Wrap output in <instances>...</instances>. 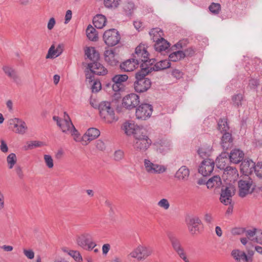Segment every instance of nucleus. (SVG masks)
I'll return each mask as SVG.
<instances>
[{"label":"nucleus","instance_id":"nucleus-2","mask_svg":"<svg viewBox=\"0 0 262 262\" xmlns=\"http://www.w3.org/2000/svg\"><path fill=\"white\" fill-rule=\"evenodd\" d=\"M149 70L143 68L136 74V81L134 82V89L136 92L143 93L151 86V81L145 76L149 73Z\"/></svg>","mask_w":262,"mask_h":262},{"label":"nucleus","instance_id":"nucleus-42","mask_svg":"<svg viewBox=\"0 0 262 262\" xmlns=\"http://www.w3.org/2000/svg\"><path fill=\"white\" fill-rule=\"evenodd\" d=\"M8 168L12 169L17 162V157L14 153H11L7 157Z\"/></svg>","mask_w":262,"mask_h":262},{"label":"nucleus","instance_id":"nucleus-29","mask_svg":"<svg viewBox=\"0 0 262 262\" xmlns=\"http://www.w3.org/2000/svg\"><path fill=\"white\" fill-rule=\"evenodd\" d=\"M93 22L96 28L102 29L105 26L106 18L103 15L97 14L93 18Z\"/></svg>","mask_w":262,"mask_h":262},{"label":"nucleus","instance_id":"nucleus-23","mask_svg":"<svg viewBox=\"0 0 262 262\" xmlns=\"http://www.w3.org/2000/svg\"><path fill=\"white\" fill-rule=\"evenodd\" d=\"M138 67V64L133 58L127 59L121 62L119 67L121 71L123 72H132L135 70Z\"/></svg>","mask_w":262,"mask_h":262},{"label":"nucleus","instance_id":"nucleus-54","mask_svg":"<svg viewBox=\"0 0 262 262\" xmlns=\"http://www.w3.org/2000/svg\"><path fill=\"white\" fill-rule=\"evenodd\" d=\"M69 254L77 261H80L82 260V256H81L80 253L77 251H70Z\"/></svg>","mask_w":262,"mask_h":262},{"label":"nucleus","instance_id":"nucleus-14","mask_svg":"<svg viewBox=\"0 0 262 262\" xmlns=\"http://www.w3.org/2000/svg\"><path fill=\"white\" fill-rule=\"evenodd\" d=\"M139 96L134 93L127 95L124 97L122 100L123 106L128 110L135 108L139 104Z\"/></svg>","mask_w":262,"mask_h":262},{"label":"nucleus","instance_id":"nucleus-59","mask_svg":"<svg viewBox=\"0 0 262 262\" xmlns=\"http://www.w3.org/2000/svg\"><path fill=\"white\" fill-rule=\"evenodd\" d=\"M253 247V246L251 242H249V243L246 246V249L248 256L252 257L254 254V252L252 249Z\"/></svg>","mask_w":262,"mask_h":262},{"label":"nucleus","instance_id":"nucleus-37","mask_svg":"<svg viewBox=\"0 0 262 262\" xmlns=\"http://www.w3.org/2000/svg\"><path fill=\"white\" fill-rule=\"evenodd\" d=\"M227 155H228L227 153H222V154L217 158L216 162L219 168L225 169L226 168V162L228 161V159L226 157Z\"/></svg>","mask_w":262,"mask_h":262},{"label":"nucleus","instance_id":"nucleus-52","mask_svg":"<svg viewBox=\"0 0 262 262\" xmlns=\"http://www.w3.org/2000/svg\"><path fill=\"white\" fill-rule=\"evenodd\" d=\"M158 206L164 210H167L170 207V204L166 199H162L158 202Z\"/></svg>","mask_w":262,"mask_h":262},{"label":"nucleus","instance_id":"nucleus-31","mask_svg":"<svg viewBox=\"0 0 262 262\" xmlns=\"http://www.w3.org/2000/svg\"><path fill=\"white\" fill-rule=\"evenodd\" d=\"M155 146L157 152L162 154H165L170 149V144L166 141L156 142Z\"/></svg>","mask_w":262,"mask_h":262},{"label":"nucleus","instance_id":"nucleus-25","mask_svg":"<svg viewBox=\"0 0 262 262\" xmlns=\"http://www.w3.org/2000/svg\"><path fill=\"white\" fill-rule=\"evenodd\" d=\"M244 156L243 151L238 149H234L230 152L229 157L232 163L237 164L243 161Z\"/></svg>","mask_w":262,"mask_h":262},{"label":"nucleus","instance_id":"nucleus-64","mask_svg":"<svg viewBox=\"0 0 262 262\" xmlns=\"http://www.w3.org/2000/svg\"><path fill=\"white\" fill-rule=\"evenodd\" d=\"M183 51V54L185 55V57L186 56H191L195 52L194 49L191 47L188 48Z\"/></svg>","mask_w":262,"mask_h":262},{"label":"nucleus","instance_id":"nucleus-6","mask_svg":"<svg viewBox=\"0 0 262 262\" xmlns=\"http://www.w3.org/2000/svg\"><path fill=\"white\" fill-rule=\"evenodd\" d=\"M238 194L242 198L252 193L254 189L253 181L248 177H244L238 181Z\"/></svg>","mask_w":262,"mask_h":262},{"label":"nucleus","instance_id":"nucleus-1","mask_svg":"<svg viewBox=\"0 0 262 262\" xmlns=\"http://www.w3.org/2000/svg\"><path fill=\"white\" fill-rule=\"evenodd\" d=\"M148 56L149 54L144 45L140 44L136 47L132 58L138 65L140 64L141 70H142L143 68L147 69L149 64L154 62V59H149Z\"/></svg>","mask_w":262,"mask_h":262},{"label":"nucleus","instance_id":"nucleus-17","mask_svg":"<svg viewBox=\"0 0 262 262\" xmlns=\"http://www.w3.org/2000/svg\"><path fill=\"white\" fill-rule=\"evenodd\" d=\"M100 135L99 129L96 128H90L81 137V144L88 145L91 141L97 138Z\"/></svg>","mask_w":262,"mask_h":262},{"label":"nucleus","instance_id":"nucleus-18","mask_svg":"<svg viewBox=\"0 0 262 262\" xmlns=\"http://www.w3.org/2000/svg\"><path fill=\"white\" fill-rule=\"evenodd\" d=\"M9 125H13L15 128V133L19 134H24L27 129V126L26 123L22 120L17 118L10 119L8 121Z\"/></svg>","mask_w":262,"mask_h":262},{"label":"nucleus","instance_id":"nucleus-53","mask_svg":"<svg viewBox=\"0 0 262 262\" xmlns=\"http://www.w3.org/2000/svg\"><path fill=\"white\" fill-rule=\"evenodd\" d=\"M243 95L241 94H238L233 96L232 97V101L234 103V104L237 107H238L239 106L241 105V102L242 100H243Z\"/></svg>","mask_w":262,"mask_h":262},{"label":"nucleus","instance_id":"nucleus-58","mask_svg":"<svg viewBox=\"0 0 262 262\" xmlns=\"http://www.w3.org/2000/svg\"><path fill=\"white\" fill-rule=\"evenodd\" d=\"M95 144L97 149L99 150L103 151L106 148L104 142L101 140H98L96 141Z\"/></svg>","mask_w":262,"mask_h":262},{"label":"nucleus","instance_id":"nucleus-39","mask_svg":"<svg viewBox=\"0 0 262 262\" xmlns=\"http://www.w3.org/2000/svg\"><path fill=\"white\" fill-rule=\"evenodd\" d=\"M121 0H103L105 7L108 9H116L120 5Z\"/></svg>","mask_w":262,"mask_h":262},{"label":"nucleus","instance_id":"nucleus-7","mask_svg":"<svg viewBox=\"0 0 262 262\" xmlns=\"http://www.w3.org/2000/svg\"><path fill=\"white\" fill-rule=\"evenodd\" d=\"M76 242L78 246L89 251L96 246V244L93 241L92 235L89 233H83L77 236Z\"/></svg>","mask_w":262,"mask_h":262},{"label":"nucleus","instance_id":"nucleus-61","mask_svg":"<svg viewBox=\"0 0 262 262\" xmlns=\"http://www.w3.org/2000/svg\"><path fill=\"white\" fill-rule=\"evenodd\" d=\"M24 255L29 259H32L34 257V252L31 249H24Z\"/></svg>","mask_w":262,"mask_h":262},{"label":"nucleus","instance_id":"nucleus-51","mask_svg":"<svg viewBox=\"0 0 262 262\" xmlns=\"http://www.w3.org/2000/svg\"><path fill=\"white\" fill-rule=\"evenodd\" d=\"M124 130L125 133L128 135L134 134L135 130L134 124L130 123H126L124 125Z\"/></svg>","mask_w":262,"mask_h":262},{"label":"nucleus","instance_id":"nucleus-34","mask_svg":"<svg viewBox=\"0 0 262 262\" xmlns=\"http://www.w3.org/2000/svg\"><path fill=\"white\" fill-rule=\"evenodd\" d=\"M62 52L61 46L59 45L56 49H55L54 45L51 46L48 50L46 55V58H53L59 56Z\"/></svg>","mask_w":262,"mask_h":262},{"label":"nucleus","instance_id":"nucleus-24","mask_svg":"<svg viewBox=\"0 0 262 262\" xmlns=\"http://www.w3.org/2000/svg\"><path fill=\"white\" fill-rule=\"evenodd\" d=\"M170 67V63L167 60H161L157 62L155 64H149L147 70H149L150 73L152 71H160L167 69Z\"/></svg>","mask_w":262,"mask_h":262},{"label":"nucleus","instance_id":"nucleus-5","mask_svg":"<svg viewBox=\"0 0 262 262\" xmlns=\"http://www.w3.org/2000/svg\"><path fill=\"white\" fill-rule=\"evenodd\" d=\"M151 140L145 135L136 134L133 142L134 149L139 152H145L150 146Z\"/></svg>","mask_w":262,"mask_h":262},{"label":"nucleus","instance_id":"nucleus-35","mask_svg":"<svg viewBox=\"0 0 262 262\" xmlns=\"http://www.w3.org/2000/svg\"><path fill=\"white\" fill-rule=\"evenodd\" d=\"M222 184L221 178L219 176H214L209 179L206 182V185L208 188L213 187H219Z\"/></svg>","mask_w":262,"mask_h":262},{"label":"nucleus","instance_id":"nucleus-27","mask_svg":"<svg viewBox=\"0 0 262 262\" xmlns=\"http://www.w3.org/2000/svg\"><path fill=\"white\" fill-rule=\"evenodd\" d=\"M233 145V140L231 134L225 132L221 139V146L224 150H228Z\"/></svg>","mask_w":262,"mask_h":262},{"label":"nucleus","instance_id":"nucleus-15","mask_svg":"<svg viewBox=\"0 0 262 262\" xmlns=\"http://www.w3.org/2000/svg\"><path fill=\"white\" fill-rule=\"evenodd\" d=\"M186 222L189 232L191 235H196L199 233V225L201 224V221L199 217H189L186 219Z\"/></svg>","mask_w":262,"mask_h":262},{"label":"nucleus","instance_id":"nucleus-60","mask_svg":"<svg viewBox=\"0 0 262 262\" xmlns=\"http://www.w3.org/2000/svg\"><path fill=\"white\" fill-rule=\"evenodd\" d=\"M198 154L202 158L207 157L209 156V150L204 148H200L198 150Z\"/></svg>","mask_w":262,"mask_h":262},{"label":"nucleus","instance_id":"nucleus-45","mask_svg":"<svg viewBox=\"0 0 262 262\" xmlns=\"http://www.w3.org/2000/svg\"><path fill=\"white\" fill-rule=\"evenodd\" d=\"M27 146L26 150L32 149L35 147H41L45 145V144L41 141H32L27 143Z\"/></svg>","mask_w":262,"mask_h":262},{"label":"nucleus","instance_id":"nucleus-21","mask_svg":"<svg viewBox=\"0 0 262 262\" xmlns=\"http://www.w3.org/2000/svg\"><path fill=\"white\" fill-rule=\"evenodd\" d=\"M104 60L110 66H115L119 63L118 55L112 49H107L104 53Z\"/></svg>","mask_w":262,"mask_h":262},{"label":"nucleus","instance_id":"nucleus-57","mask_svg":"<svg viewBox=\"0 0 262 262\" xmlns=\"http://www.w3.org/2000/svg\"><path fill=\"white\" fill-rule=\"evenodd\" d=\"M101 88V84L99 81H95L92 86V90L93 92H98Z\"/></svg>","mask_w":262,"mask_h":262},{"label":"nucleus","instance_id":"nucleus-28","mask_svg":"<svg viewBox=\"0 0 262 262\" xmlns=\"http://www.w3.org/2000/svg\"><path fill=\"white\" fill-rule=\"evenodd\" d=\"M167 236L171 244L172 248L175 251L183 248V247L181 244L180 240L176 235L172 233H169L167 234Z\"/></svg>","mask_w":262,"mask_h":262},{"label":"nucleus","instance_id":"nucleus-43","mask_svg":"<svg viewBox=\"0 0 262 262\" xmlns=\"http://www.w3.org/2000/svg\"><path fill=\"white\" fill-rule=\"evenodd\" d=\"M149 34L150 36H152V39L155 41V40L163 37V32L160 28H154L151 30Z\"/></svg>","mask_w":262,"mask_h":262},{"label":"nucleus","instance_id":"nucleus-11","mask_svg":"<svg viewBox=\"0 0 262 262\" xmlns=\"http://www.w3.org/2000/svg\"><path fill=\"white\" fill-rule=\"evenodd\" d=\"M235 186L231 184L223 186L221 190L220 201L225 205L230 204L231 198L235 194Z\"/></svg>","mask_w":262,"mask_h":262},{"label":"nucleus","instance_id":"nucleus-9","mask_svg":"<svg viewBox=\"0 0 262 262\" xmlns=\"http://www.w3.org/2000/svg\"><path fill=\"white\" fill-rule=\"evenodd\" d=\"M53 119L56 122L57 125L60 127L63 133L69 134L75 126L73 124L69 116L64 112L63 119H60L57 116H53Z\"/></svg>","mask_w":262,"mask_h":262},{"label":"nucleus","instance_id":"nucleus-56","mask_svg":"<svg viewBox=\"0 0 262 262\" xmlns=\"http://www.w3.org/2000/svg\"><path fill=\"white\" fill-rule=\"evenodd\" d=\"M181 258H182L185 262H189L187 257L186 254L184 251V248H182L176 251Z\"/></svg>","mask_w":262,"mask_h":262},{"label":"nucleus","instance_id":"nucleus-33","mask_svg":"<svg viewBox=\"0 0 262 262\" xmlns=\"http://www.w3.org/2000/svg\"><path fill=\"white\" fill-rule=\"evenodd\" d=\"M3 70L8 77L13 79L14 82H17L18 81L19 78L14 69L8 66H4Z\"/></svg>","mask_w":262,"mask_h":262},{"label":"nucleus","instance_id":"nucleus-10","mask_svg":"<svg viewBox=\"0 0 262 262\" xmlns=\"http://www.w3.org/2000/svg\"><path fill=\"white\" fill-rule=\"evenodd\" d=\"M120 38V35L118 31L115 29L106 30L103 35V39L105 44L111 47L118 44Z\"/></svg>","mask_w":262,"mask_h":262},{"label":"nucleus","instance_id":"nucleus-3","mask_svg":"<svg viewBox=\"0 0 262 262\" xmlns=\"http://www.w3.org/2000/svg\"><path fill=\"white\" fill-rule=\"evenodd\" d=\"M98 108L101 119L106 123H111L118 120V117L115 116L114 109L111 107L109 102H101L98 105Z\"/></svg>","mask_w":262,"mask_h":262},{"label":"nucleus","instance_id":"nucleus-36","mask_svg":"<svg viewBox=\"0 0 262 262\" xmlns=\"http://www.w3.org/2000/svg\"><path fill=\"white\" fill-rule=\"evenodd\" d=\"M86 33L88 38L91 41H96L98 39V33L96 29L92 26L89 25L86 30Z\"/></svg>","mask_w":262,"mask_h":262},{"label":"nucleus","instance_id":"nucleus-47","mask_svg":"<svg viewBox=\"0 0 262 262\" xmlns=\"http://www.w3.org/2000/svg\"><path fill=\"white\" fill-rule=\"evenodd\" d=\"M255 175L259 178L262 179V162H258L253 167Z\"/></svg>","mask_w":262,"mask_h":262},{"label":"nucleus","instance_id":"nucleus-49","mask_svg":"<svg viewBox=\"0 0 262 262\" xmlns=\"http://www.w3.org/2000/svg\"><path fill=\"white\" fill-rule=\"evenodd\" d=\"M209 9L214 14H219L221 10V5L219 3H213L209 7Z\"/></svg>","mask_w":262,"mask_h":262},{"label":"nucleus","instance_id":"nucleus-20","mask_svg":"<svg viewBox=\"0 0 262 262\" xmlns=\"http://www.w3.org/2000/svg\"><path fill=\"white\" fill-rule=\"evenodd\" d=\"M88 69L92 73L98 75H104L107 74V69L97 61H93L88 65Z\"/></svg>","mask_w":262,"mask_h":262},{"label":"nucleus","instance_id":"nucleus-44","mask_svg":"<svg viewBox=\"0 0 262 262\" xmlns=\"http://www.w3.org/2000/svg\"><path fill=\"white\" fill-rule=\"evenodd\" d=\"M258 229L252 228L251 229L246 230L245 235L246 237L251 242H255V238L256 236Z\"/></svg>","mask_w":262,"mask_h":262},{"label":"nucleus","instance_id":"nucleus-4","mask_svg":"<svg viewBox=\"0 0 262 262\" xmlns=\"http://www.w3.org/2000/svg\"><path fill=\"white\" fill-rule=\"evenodd\" d=\"M153 248L149 246L140 245L134 249L129 254L132 258L140 261L145 260L153 253Z\"/></svg>","mask_w":262,"mask_h":262},{"label":"nucleus","instance_id":"nucleus-63","mask_svg":"<svg viewBox=\"0 0 262 262\" xmlns=\"http://www.w3.org/2000/svg\"><path fill=\"white\" fill-rule=\"evenodd\" d=\"M246 230L244 228H235L232 229V233L234 235H241L245 233Z\"/></svg>","mask_w":262,"mask_h":262},{"label":"nucleus","instance_id":"nucleus-48","mask_svg":"<svg viewBox=\"0 0 262 262\" xmlns=\"http://www.w3.org/2000/svg\"><path fill=\"white\" fill-rule=\"evenodd\" d=\"M124 158V153L123 150L118 149L116 150L113 155V159L115 161L119 162Z\"/></svg>","mask_w":262,"mask_h":262},{"label":"nucleus","instance_id":"nucleus-19","mask_svg":"<svg viewBox=\"0 0 262 262\" xmlns=\"http://www.w3.org/2000/svg\"><path fill=\"white\" fill-rule=\"evenodd\" d=\"M231 255L236 262H252V257L244 251L239 249H234L231 252Z\"/></svg>","mask_w":262,"mask_h":262},{"label":"nucleus","instance_id":"nucleus-26","mask_svg":"<svg viewBox=\"0 0 262 262\" xmlns=\"http://www.w3.org/2000/svg\"><path fill=\"white\" fill-rule=\"evenodd\" d=\"M155 48L157 51L161 52L165 51L170 47L169 43L163 37L155 40Z\"/></svg>","mask_w":262,"mask_h":262},{"label":"nucleus","instance_id":"nucleus-55","mask_svg":"<svg viewBox=\"0 0 262 262\" xmlns=\"http://www.w3.org/2000/svg\"><path fill=\"white\" fill-rule=\"evenodd\" d=\"M69 134H70L73 137V139L76 142H81V138L80 137V134L75 127L72 129Z\"/></svg>","mask_w":262,"mask_h":262},{"label":"nucleus","instance_id":"nucleus-30","mask_svg":"<svg viewBox=\"0 0 262 262\" xmlns=\"http://www.w3.org/2000/svg\"><path fill=\"white\" fill-rule=\"evenodd\" d=\"M224 169V174L227 175V179H229L230 181H234L237 178L238 173L235 167L227 166Z\"/></svg>","mask_w":262,"mask_h":262},{"label":"nucleus","instance_id":"nucleus-22","mask_svg":"<svg viewBox=\"0 0 262 262\" xmlns=\"http://www.w3.org/2000/svg\"><path fill=\"white\" fill-rule=\"evenodd\" d=\"M189 176V169L186 166H182L176 171L174 177L179 181L186 182L188 180Z\"/></svg>","mask_w":262,"mask_h":262},{"label":"nucleus","instance_id":"nucleus-50","mask_svg":"<svg viewBox=\"0 0 262 262\" xmlns=\"http://www.w3.org/2000/svg\"><path fill=\"white\" fill-rule=\"evenodd\" d=\"M43 159L46 165L50 169L52 168L54 166V163L52 157L49 155H45Z\"/></svg>","mask_w":262,"mask_h":262},{"label":"nucleus","instance_id":"nucleus-32","mask_svg":"<svg viewBox=\"0 0 262 262\" xmlns=\"http://www.w3.org/2000/svg\"><path fill=\"white\" fill-rule=\"evenodd\" d=\"M85 55L92 61H97L99 54L93 47H87L85 50Z\"/></svg>","mask_w":262,"mask_h":262},{"label":"nucleus","instance_id":"nucleus-8","mask_svg":"<svg viewBox=\"0 0 262 262\" xmlns=\"http://www.w3.org/2000/svg\"><path fill=\"white\" fill-rule=\"evenodd\" d=\"M143 163L144 169L148 174H161L166 171V167L164 165L154 163L148 159H145Z\"/></svg>","mask_w":262,"mask_h":262},{"label":"nucleus","instance_id":"nucleus-16","mask_svg":"<svg viewBox=\"0 0 262 262\" xmlns=\"http://www.w3.org/2000/svg\"><path fill=\"white\" fill-rule=\"evenodd\" d=\"M214 167V161L210 159H206L202 162L199 168V172L203 176L206 177L212 173Z\"/></svg>","mask_w":262,"mask_h":262},{"label":"nucleus","instance_id":"nucleus-62","mask_svg":"<svg viewBox=\"0 0 262 262\" xmlns=\"http://www.w3.org/2000/svg\"><path fill=\"white\" fill-rule=\"evenodd\" d=\"M255 243L262 245V230L260 229H258L256 236L255 238Z\"/></svg>","mask_w":262,"mask_h":262},{"label":"nucleus","instance_id":"nucleus-12","mask_svg":"<svg viewBox=\"0 0 262 262\" xmlns=\"http://www.w3.org/2000/svg\"><path fill=\"white\" fill-rule=\"evenodd\" d=\"M128 78L126 74L116 75L112 78V82L106 84V86L111 87L114 92H118L123 89V83L128 79Z\"/></svg>","mask_w":262,"mask_h":262},{"label":"nucleus","instance_id":"nucleus-13","mask_svg":"<svg viewBox=\"0 0 262 262\" xmlns=\"http://www.w3.org/2000/svg\"><path fill=\"white\" fill-rule=\"evenodd\" d=\"M152 110L151 105L147 103L141 104L136 109V118L138 119L145 120L151 116Z\"/></svg>","mask_w":262,"mask_h":262},{"label":"nucleus","instance_id":"nucleus-41","mask_svg":"<svg viewBox=\"0 0 262 262\" xmlns=\"http://www.w3.org/2000/svg\"><path fill=\"white\" fill-rule=\"evenodd\" d=\"M135 9V5L132 2L128 1L124 4L123 10L127 15H131Z\"/></svg>","mask_w":262,"mask_h":262},{"label":"nucleus","instance_id":"nucleus-38","mask_svg":"<svg viewBox=\"0 0 262 262\" xmlns=\"http://www.w3.org/2000/svg\"><path fill=\"white\" fill-rule=\"evenodd\" d=\"M185 58V55L183 51H178L171 53L169 55V60L176 62Z\"/></svg>","mask_w":262,"mask_h":262},{"label":"nucleus","instance_id":"nucleus-40","mask_svg":"<svg viewBox=\"0 0 262 262\" xmlns=\"http://www.w3.org/2000/svg\"><path fill=\"white\" fill-rule=\"evenodd\" d=\"M255 163L251 160L244 161L242 163V169L247 172H252Z\"/></svg>","mask_w":262,"mask_h":262},{"label":"nucleus","instance_id":"nucleus-46","mask_svg":"<svg viewBox=\"0 0 262 262\" xmlns=\"http://www.w3.org/2000/svg\"><path fill=\"white\" fill-rule=\"evenodd\" d=\"M218 128L221 132H226L228 129L229 126L226 119H221L218 122Z\"/></svg>","mask_w":262,"mask_h":262}]
</instances>
